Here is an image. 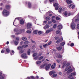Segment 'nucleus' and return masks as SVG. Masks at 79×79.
<instances>
[{"label":"nucleus","mask_w":79,"mask_h":79,"mask_svg":"<svg viewBox=\"0 0 79 79\" xmlns=\"http://www.w3.org/2000/svg\"><path fill=\"white\" fill-rule=\"evenodd\" d=\"M31 78L32 79H35V78H34V76H31Z\"/></svg>","instance_id":"bf43d9fd"},{"label":"nucleus","mask_w":79,"mask_h":79,"mask_svg":"<svg viewBox=\"0 0 79 79\" xmlns=\"http://www.w3.org/2000/svg\"><path fill=\"white\" fill-rule=\"evenodd\" d=\"M52 23V21H49L48 22V24H51Z\"/></svg>","instance_id":"4c0bfd02"},{"label":"nucleus","mask_w":79,"mask_h":79,"mask_svg":"<svg viewBox=\"0 0 79 79\" xmlns=\"http://www.w3.org/2000/svg\"><path fill=\"white\" fill-rule=\"evenodd\" d=\"M43 57H43V56H41L39 57V60H42Z\"/></svg>","instance_id":"c03bdc74"},{"label":"nucleus","mask_w":79,"mask_h":79,"mask_svg":"<svg viewBox=\"0 0 79 79\" xmlns=\"http://www.w3.org/2000/svg\"><path fill=\"white\" fill-rule=\"evenodd\" d=\"M73 6V4H71L70 5H69V8H71V6Z\"/></svg>","instance_id":"603ef678"},{"label":"nucleus","mask_w":79,"mask_h":79,"mask_svg":"<svg viewBox=\"0 0 79 79\" xmlns=\"http://www.w3.org/2000/svg\"><path fill=\"white\" fill-rule=\"evenodd\" d=\"M30 52H31V50L30 49L28 50L27 53L28 55H30Z\"/></svg>","instance_id":"2f4dec72"},{"label":"nucleus","mask_w":79,"mask_h":79,"mask_svg":"<svg viewBox=\"0 0 79 79\" xmlns=\"http://www.w3.org/2000/svg\"><path fill=\"white\" fill-rule=\"evenodd\" d=\"M56 20H59V19H60V18H58V17H56Z\"/></svg>","instance_id":"338daca9"},{"label":"nucleus","mask_w":79,"mask_h":79,"mask_svg":"<svg viewBox=\"0 0 79 79\" xmlns=\"http://www.w3.org/2000/svg\"><path fill=\"white\" fill-rule=\"evenodd\" d=\"M11 37H12V38H14L15 37V35H12L11 36Z\"/></svg>","instance_id":"680f3d73"},{"label":"nucleus","mask_w":79,"mask_h":79,"mask_svg":"<svg viewBox=\"0 0 79 79\" xmlns=\"http://www.w3.org/2000/svg\"><path fill=\"white\" fill-rule=\"evenodd\" d=\"M57 76V74H53L52 75V77H56Z\"/></svg>","instance_id":"f704fd0d"},{"label":"nucleus","mask_w":79,"mask_h":79,"mask_svg":"<svg viewBox=\"0 0 79 79\" xmlns=\"http://www.w3.org/2000/svg\"><path fill=\"white\" fill-rule=\"evenodd\" d=\"M24 20H23L22 19L20 20V23L21 24H24Z\"/></svg>","instance_id":"f3484780"},{"label":"nucleus","mask_w":79,"mask_h":79,"mask_svg":"<svg viewBox=\"0 0 79 79\" xmlns=\"http://www.w3.org/2000/svg\"><path fill=\"white\" fill-rule=\"evenodd\" d=\"M66 67L67 68L65 69V71H68L69 69H70L71 68L70 66H69V64H67L66 65Z\"/></svg>","instance_id":"39448f33"},{"label":"nucleus","mask_w":79,"mask_h":79,"mask_svg":"<svg viewBox=\"0 0 79 79\" xmlns=\"http://www.w3.org/2000/svg\"><path fill=\"white\" fill-rule=\"evenodd\" d=\"M24 44H29V42L27 41H25L24 43Z\"/></svg>","instance_id":"a18cd8bd"},{"label":"nucleus","mask_w":79,"mask_h":79,"mask_svg":"<svg viewBox=\"0 0 79 79\" xmlns=\"http://www.w3.org/2000/svg\"><path fill=\"white\" fill-rule=\"evenodd\" d=\"M27 79H31V77H27Z\"/></svg>","instance_id":"774afa93"},{"label":"nucleus","mask_w":79,"mask_h":79,"mask_svg":"<svg viewBox=\"0 0 79 79\" xmlns=\"http://www.w3.org/2000/svg\"><path fill=\"white\" fill-rule=\"evenodd\" d=\"M18 50H21L23 49V47L21 46H19L17 47Z\"/></svg>","instance_id":"4be33fe9"},{"label":"nucleus","mask_w":79,"mask_h":79,"mask_svg":"<svg viewBox=\"0 0 79 79\" xmlns=\"http://www.w3.org/2000/svg\"><path fill=\"white\" fill-rule=\"evenodd\" d=\"M46 19L47 21H49V20H50V17H47L46 18Z\"/></svg>","instance_id":"bb28decb"},{"label":"nucleus","mask_w":79,"mask_h":79,"mask_svg":"<svg viewBox=\"0 0 79 79\" xmlns=\"http://www.w3.org/2000/svg\"><path fill=\"white\" fill-rule=\"evenodd\" d=\"M57 27L58 29L59 30H61V29L63 27V26H62V25L61 24L57 26Z\"/></svg>","instance_id":"9d476101"},{"label":"nucleus","mask_w":79,"mask_h":79,"mask_svg":"<svg viewBox=\"0 0 79 79\" xmlns=\"http://www.w3.org/2000/svg\"><path fill=\"white\" fill-rule=\"evenodd\" d=\"M38 57L37 56H36V57L34 58V59L35 60H37Z\"/></svg>","instance_id":"052dcab7"},{"label":"nucleus","mask_w":79,"mask_h":79,"mask_svg":"<svg viewBox=\"0 0 79 79\" xmlns=\"http://www.w3.org/2000/svg\"><path fill=\"white\" fill-rule=\"evenodd\" d=\"M36 48V47L35 45H33L32 46V48L33 49H35Z\"/></svg>","instance_id":"49530a36"},{"label":"nucleus","mask_w":79,"mask_h":79,"mask_svg":"<svg viewBox=\"0 0 79 79\" xmlns=\"http://www.w3.org/2000/svg\"><path fill=\"white\" fill-rule=\"evenodd\" d=\"M42 33V32L41 31H39L38 32L39 35H40V34H41Z\"/></svg>","instance_id":"a19ab883"},{"label":"nucleus","mask_w":79,"mask_h":79,"mask_svg":"<svg viewBox=\"0 0 79 79\" xmlns=\"http://www.w3.org/2000/svg\"><path fill=\"white\" fill-rule=\"evenodd\" d=\"M10 6L9 5H6V9H7V10H8L10 8Z\"/></svg>","instance_id":"393cba45"},{"label":"nucleus","mask_w":79,"mask_h":79,"mask_svg":"<svg viewBox=\"0 0 79 79\" xmlns=\"http://www.w3.org/2000/svg\"><path fill=\"white\" fill-rule=\"evenodd\" d=\"M58 5L59 4L58 3H56L54 4H53V5L54 6H58Z\"/></svg>","instance_id":"412c9836"},{"label":"nucleus","mask_w":79,"mask_h":79,"mask_svg":"<svg viewBox=\"0 0 79 79\" xmlns=\"http://www.w3.org/2000/svg\"><path fill=\"white\" fill-rule=\"evenodd\" d=\"M16 40H19V37L16 38Z\"/></svg>","instance_id":"69168bd1"},{"label":"nucleus","mask_w":79,"mask_h":79,"mask_svg":"<svg viewBox=\"0 0 79 79\" xmlns=\"http://www.w3.org/2000/svg\"><path fill=\"white\" fill-rule=\"evenodd\" d=\"M56 61L57 62H58V63H60V60H56Z\"/></svg>","instance_id":"864d4df0"},{"label":"nucleus","mask_w":79,"mask_h":79,"mask_svg":"<svg viewBox=\"0 0 79 79\" xmlns=\"http://www.w3.org/2000/svg\"><path fill=\"white\" fill-rule=\"evenodd\" d=\"M51 66V64H49L48 65H47L45 68V69L46 70H48V69H50V68Z\"/></svg>","instance_id":"0eeeda50"},{"label":"nucleus","mask_w":79,"mask_h":79,"mask_svg":"<svg viewBox=\"0 0 79 79\" xmlns=\"http://www.w3.org/2000/svg\"><path fill=\"white\" fill-rule=\"evenodd\" d=\"M60 41H61V40H58L56 41L57 44H59V43L60 42Z\"/></svg>","instance_id":"58836bf2"},{"label":"nucleus","mask_w":79,"mask_h":79,"mask_svg":"<svg viewBox=\"0 0 79 79\" xmlns=\"http://www.w3.org/2000/svg\"><path fill=\"white\" fill-rule=\"evenodd\" d=\"M56 33L57 34H60V35H61V32H60V31L59 30H57L56 31Z\"/></svg>","instance_id":"2eb2a0df"},{"label":"nucleus","mask_w":79,"mask_h":79,"mask_svg":"<svg viewBox=\"0 0 79 79\" xmlns=\"http://www.w3.org/2000/svg\"><path fill=\"white\" fill-rule=\"evenodd\" d=\"M66 2L68 4H71L72 3V1L71 0H67Z\"/></svg>","instance_id":"4468645a"},{"label":"nucleus","mask_w":79,"mask_h":79,"mask_svg":"<svg viewBox=\"0 0 79 79\" xmlns=\"http://www.w3.org/2000/svg\"><path fill=\"white\" fill-rule=\"evenodd\" d=\"M28 7L29 8H31L32 7V5H31V3L30 2L28 3Z\"/></svg>","instance_id":"6ab92c4d"},{"label":"nucleus","mask_w":79,"mask_h":79,"mask_svg":"<svg viewBox=\"0 0 79 79\" xmlns=\"http://www.w3.org/2000/svg\"><path fill=\"white\" fill-rule=\"evenodd\" d=\"M73 71V69H71L70 70H68V73H71Z\"/></svg>","instance_id":"c85d7f7f"},{"label":"nucleus","mask_w":79,"mask_h":79,"mask_svg":"<svg viewBox=\"0 0 79 79\" xmlns=\"http://www.w3.org/2000/svg\"><path fill=\"white\" fill-rule=\"evenodd\" d=\"M23 47H24V48H26V47H28V45H23Z\"/></svg>","instance_id":"ea45409f"},{"label":"nucleus","mask_w":79,"mask_h":79,"mask_svg":"<svg viewBox=\"0 0 79 79\" xmlns=\"http://www.w3.org/2000/svg\"><path fill=\"white\" fill-rule=\"evenodd\" d=\"M71 28H72L73 30L75 29V28L76 27V24L74 23V22L72 21V23L71 24Z\"/></svg>","instance_id":"7ed1b4c3"},{"label":"nucleus","mask_w":79,"mask_h":79,"mask_svg":"<svg viewBox=\"0 0 79 79\" xmlns=\"http://www.w3.org/2000/svg\"><path fill=\"white\" fill-rule=\"evenodd\" d=\"M2 14L4 16H8L9 15V12L7 11V10H4L2 12Z\"/></svg>","instance_id":"f03ea898"},{"label":"nucleus","mask_w":79,"mask_h":79,"mask_svg":"<svg viewBox=\"0 0 79 79\" xmlns=\"http://www.w3.org/2000/svg\"><path fill=\"white\" fill-rule=\"evenodd\" d=\"M24 51L23 50H21L20 51H19V53H24Z\"/></svg>","instance_id":"7c9ffc66"},{"label":"nucleus","mask_w":79,"mask_h":79,"mask_svg":"<svg viewBox=\"0 0 79 79\" xmlns=\"http://www.w3.org/2000/svg\"><path fill=\"white\" fill-rule=\"evenodd\" d=\"M57 56H58V58H62L63 56L60 55V54H57Z\"/></svg>","instance_id":"dca6fc26"},{"label":"nucleus","mask_w":79,"mask_h":79,"mask_svg":"<svg viewBox=\"0 0 79 79\" xmlns=\"http://www.w3.org/2000/svg\"><path fill=\"white\" fill-rule=\"evenodd\" d=\"M74 45V43H72L70 45L71 47H73Z\"/></svg>","instance_id":"6e6d98bb"},{"label":"nucleus","mask_w":79,"mask_h":79,"mask_svg":"<svg viewBox=\"0 0 79 79\" xmlns=\"http://www.w3.org/2000/svg\"><path fill=\"white\" fill-rule=\"evenodd\" d=\"M55 67L53 66V65L51 66V68L52 69H54V68H55Z\"/></svg>","instance_id":"09e8293b"},{"label":"nucleus","mask_w":79,"mask_h":79,"mask_svg":"<svg viewBox=\"0 0 79 79\" xmlns=\"http://www.w3.org/2000/svg\"><path fill=\"white\" fill-rule=\"evenodd\" d=\"M15 45H18V43H19L17 41H15Z\"/></svg>","instance_id":"c9c22d12"},{"label":"nucleus","mask_w":79,"mask_h":79,"mask_svg":"<svg viewBox=\"0 0 79 79\" xmlns=\"http://www.w3.org/2000/svg\"><path fill=\"white\" fill-rule=\"evenodd\" d=\"M63 16H65V17H66V16L68 15V12L67 11H65L63 13Z\"/></svg>","instance_id":"ddd939ff"},{"label":"nucleus","mask_w":79,"mask_h":79,"mask_svg":"<svg viewBox=\"0 0 79 79\" xmlns=\"http://www.w3.org/2000/svg\"><path fill=\"white\" fill-rule=\"evenodd\" d=\"M14 31L16 32L15 33L16 35H18L19 34H22L24 32V30H19L17 28H15Z\"/></svg>","instance_id":"f257e3e1"},{"label":"nucleus","mask_w":79,"mask_h":79,"mask_svg":"<svg viewBox=\"0 0 79 79\" xmlns=\"http://www.w3.org/2000/svg\"><path fill=\"white\" fill-rule=\"evenodd\" d=\"M37 55V53H35L33 54V57H34L35 56Z\"/></svg>","instance_id":"e433bc0d"},{"label":"nucleus","mask_w":79,"mask_h":79,"mask_svg":"<svg viewBox=\"0 0 79 79\" xmlns=\"http://www.w3.org/2000/svg\"><path fill=\"white\" fill-rule=\"evenodd\" d=\"M47 21H44L43 22V23H44V24H47Z\"/></svg>","instance_id":"e2e57ef3"},{"label":"nucleus","mask_w":79,"mask_h":79,"mask_svg":"<svg viewBox=\"0 0 79 79\" xmlns=\"http://www.w3.org/2000/svg\"><path fill=\"white\" fill-rule=\"evenodd\" d=\"M52 22H53V23H56V21L55 20H52Z\"/></svg>","instance_id":"0e129e2a"},{"label":"nucleus","mask_w":79,"mask_h":79,"mask_svg":"<svg viewBox=\"0 0 79 79\" xmlns=\"http://www.w3.org/2000/svg\"><path fill=\"white\" fill-rule=\"evenodd\" d=\"M47 46H48V44H47L43 45V47H44V48H46L47 47Z\"/></svg>","instance_id":"473e14b6"},{"label":"nucleus","mask_w":79,"mask_h":79,"mask_svg":"<svg viewBox=\"0 0 79 79\" xmlns=\"http://www.w3.org/2000/svg\"><path fill=\"white\" fill-rule=\"evenodd\" d=\"M6 51L7 52V53H9V52H10V49L7 48L6 49Z\"/></svg>","instance_id":"cd10ccee"},{"label":"nucleus","mask_w":79,"mask_h":79,"mask_svg":"<svg viewBox=\"0 0 79 79\" xmlns=\"http://www.w3.org/2000/svg\"><path fill=\"white\" fill-rule=\"evenodd\" d=\"M53 27L54 28H56V24H54Z\"/></svg>","instance_id":"de8ad7c7"},{"label":"nucleus","mask_w":79,"mask_h":79,"mask_svg":"<svg viewBox=\"0 0 79 79\" xmlns=\"http://www.w3.org/2000/svg\"><path fill=\"white\" fill-rule=\"evenodd\" d=\"M62 49V47H60V46H59V47L57 48V49L58 50H59V51L60 50H61Z\"/></svg>","instance_id":"aec40b11"},{"label":"nucleus","mask_w":79,"mask_h":79,"mask_svg":"<svg viewBox=\"0 0 79 79\" xmlns=\"http://www.w3.org/2000/svg\"><path fill=\"white\" fill-rule=\"evenodd\" d=\"M64 44H65V43L64 42H63L60 44V45L63 46L64 45Z\"/></svg>","instance_id":"a878e982"},{"label":"nucleus","mask_w":79,"mask_h":79,"mask_svg":"<svg viewBox=\"0 0 79 79\" xmlns=\"http://www.w3.org/2000/svg\"><path fill=\"white\" fill-rule=\"evenodd\" d=\"M34 34H37V30H35L33 31Z\"/></svg>","instance_id":"c756f323"},{"label":"nucleus","mask_w":79,"mask_h":79,"mask_svg":"<svg viewBox=\"0 0 79 79\" xmlns=\"http://www.w3.org/2000/svg\"><path fill=\"white\" fill-rule=\"evenodd\" d=\"M53 31V29L51 28L47 30L46 32V34H48V33H49V32H51V31Z\"/></svg>","instance_id":"1a4fd4ad"},{"label":"nucleus","mask_w":79,"mask_h":79,"mask_svg":"<svg viewBox=\"0 0 79 79\" xmlns=\"http://www.w3.org/2000/svg\"><path fill=\"white\" fill-rule=\"evenodd\" d=\"M27 33H28V34H31V31H30L28 30L27 31Z\"/></svg>","instance_id":"79ce46f5"},{"label":"nucleus","mask_w":79,"mask_h":79,"mask_svg":"<svg viewBox=\"0 0 79 79\" xmlns=\"http://www.w3.org/2000/svg\"><path fill=\"white\" fill-rule=\"evenodd\" d=\"M56 73V72L55 71H52L49 72V74L50 75H52V74H55Z\"/></svg>","instance_id":"9b49d317"},{"label":"nucleus","mask_w":79,"mask_h":79,"mask_svg":"<svg viewBox=\"0 0 79 79\" xmlns=\"http://www.w3.org/2000/svg\"><path fill=\"white\" fill-rule=\"evenodd\" d=\"M63 11V9L61 8H60L59 9V13H61V11Z\"/></svg>","instance_id":"5701e85b"},{"label":"nucleus","mask_w":79,"mask_h":79,"mask_svg":"<svg viewBox=\"0 0 79 79\" xmlns=\"http://www.w3.org/2000/svg\"><path fill=\"white\" fill-rule=\"evenodd\" d=\"M77 28L78 29H79V24H77Z\"/></svg>","instance_id":"8fccbe9b"},{"label":"nucleus","mask_w":79,"mask_h":79,"mask_svg":"<svg viewBox=\"0 0 79 79\" xmlns=\"http://www.w3.org/2000/svg\"><path fill=\"white\" fill-rule=\"evenodd\" d=\"M75 75H76V73L74 72L72 73L69 76V77H73V76H75Z\"/></svg>","instance_id":"6e6552de"},{"label":"nucleus","mask_w":79,"mask_h":79,"mask_svg":"<svg viewBox=\"0 0 79 79\" xmlns=\"http://www.w3.org/2000/svg\"><path fill=\"white\" fill-rule=\"evenodd\" d=\"M58 8H59L58 7H56L55 8V9L56 10H58Z\"/></svg>","instance_id":"4d7b16f0"},{"label":"nucleus","mask_w":79,"mask_h":79,"mask_svg":"<svg viewBox=\"0 0 79 79\" xmlns=\"http://www.w3.org/2000/svg\"><path fill=\"white\" fill-rule=\"evenodd\" d=\"M0 79H5L2 73H0Z\"/></svg>","instance_id":"f8f14e48"},{"label":"nucleus","mask_w":79,"mask_h":79,"mask_svg":"<svg viewBox=\"0 0 79 79\" xmlns=\"http://www.w3.org/2000/svg\"><path fill=\"white\" fill-rule=\"evenodd\" d=\"M41 61H37L36 62V63L37 64H40V63H41Z\"/></svg>","instance_id":"72a5a7b5"},{"label":"nucleus","mask_w":79,"mask_h":79,"mask_svg":"<svg viewBox=\"0 0 79 79\" xmlns=\"http://www.w3.org/2000/svg\"><path fill=\"white\" fill-rule=\"evenodd\" d=\"M75 7V5H73V6H72V9H73V8H74Z\"/></svg>","instance_id":"13d9d810"},{"label":"nucleus","mask_w":79,"mask_h":79,"mask_svg":"<svg viewBox=\"0 0 79 79\" xmlns=\"http://www.w3.org/2000/svg\"><path fill=\"white\" fill-rule=\"evenodd\" d=\"M22 40H27V38H26V37H23L22 38Z\"/></svg>","instance_id":"b1692460"},{"label":"nucleus","mask_w":79,"mask_h":79,"mask_svg":"<svg viewBox=\"0 0 79 79\" xmlns=\"http://www.w3.org/2000/svg\"><path fill=\"white\" fill-rule=\"evenodd\" d=\"M55 38L56 39V40H58V39H59V37H55Z\"/></svg>","instance_id":"3c124183"},{"label":"nucleus","mask_w":79,"mask_h":79,"mask_svg":"<svg viewBox=\"0 0 79 79\" xmlns=\"http://www.w3.org/2000/svg\"><path fill=\"white\" fill-rule=\"evenodd\" d=\"M67 62H64L63 63V65H62V68H64V65L66 64V63H67Z\"/></svg>","instance_id":"a211bd4d"},{"label":"nucleus","mask_w":79,"mask_h":79,"mask_svg":"<svg viewBox=\"0 0 79 79\" xmlns=\"http://www.w3.org/2000/svg\"><path fill=\"white\" fill-rule=\"evenodd\" d=\"M49 27H49V25H48L47 24L46 25V27L47 29H48Z\"/></svg>","instance_id":"37998d69"},{"label":"nucleus","mask_w":79,"mask_h":79,"mask_svg":"<svg viewBox=\"0 0 79 79\" xmlns=\"http://www.w3.org/2000/svg\"><path fill=\"white\" fill-rule=\"evenodd\" d=\"M26 24L27 29H30V30H31V29H32V28H31L32 26V24L30 23H28Z\"/></svg>","instance_id":"20e7f679"},{"label":"nucleus","mask_w":79,"mask_h":79,"mask_svg":"<svg viewBox=\"0 0 79 79\" xmlns=\"http://www.w3.org/2000/svg\"><path fill=\"white\" fill-rule=\"evenodd\" d=\"M21 57L23 58H27V56L26 53H23L21 55Z\"/></svg>","instance_id":"423d86ee"},{"label":"nucleus","mask_w":79,"mask_h":79,"mask_svg":"<svg viewBox=\"0 0 79 79\" xmlns=\"http://www.w3.org/2000/svg\"><path fill=\"white\" fill-rule=\"evenodd\" d=\"M79 21V19H76L75 20V22H77V21Z\"/></svg>","instance_id":"5fc2aeb1"}]
</instances>
